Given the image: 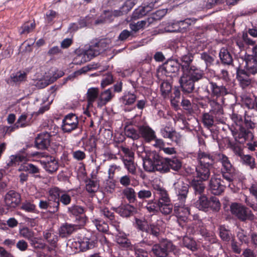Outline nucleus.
<instances>
[{
	"label": "nucleus",
	"instance_id": "nucleus-48",
	"mask_svg": "<svg viewBox=\"0 0 257 257\" xmlns=\"http://www.w3.org/2000/svg\"><path fill=\"white\" fill-rule=\"evenodd\" d=\"M137 99V96L134 93H127L125 94L121 98L122 103L125 105H131L134 103Z\"/></svg>",
	"mask_w": 257,
	"mask_h": 257
},
{
	"label": "nucleus",
	"instance_id": "nucleus-26",
	"mask_svg": "<svg viewBox=\"0 0 257 257\" xmlns=\"http://www.w3.org/2000/svg\"><path fill=\"white\" fill-rule=\"evenodd\" d=\"M191 187L193 189L194 195L196 197L204 195L205 185L202 181L193 179L190 184Z\"/></svg>",
	"mask_w": 257,
	"mask_h": 257
},
{
	"label": "nucleus",
	"instance_id": "nucleus-47",
	"mask_svg": "<svg viewBox=\"0 0 257 257\" xmlns=\"http://www.w3.org/2000/svg\"><path fill=\"white\" fill-rule=\"evenodd\" d=\"M213 114L210 112L204 113L202 116V120L204 125L207 128L211 127L214 124Z\"/></svg>",
	"mask_w": 257,
	"mask_h": 257
},
{
	"label": "nucleus",
	"instance_id": "nucleus-49",
	"mask_svg": "<svg viewBox=\"0 0 257 257\" xmlns=\"http://www.w3.org/2000/svg\"><path fill=\"white\" fill-rule=\"evenodd\" d=\"M99 188V185L97 181L88 180L86 182V190L90 193H94L96 192Z\"/></svg>",
	"mask_w": 257,
	"mask_h": 257
},
{
	"label": "nucleus",
	"instance_id": "nucleus-13",
	"mask_svg": "<svg viewBox=\"0 0 257 257\" xmlns=\"http://www.w3.org/2000/svg\"><path fill=\"white\" fill-rule=\"evenodd\" d=\"M4 200L7 209H13L20 204L21 197L19 193L14 190H10L5 195Z\"/></svg>",
	"mask_w": 257,
	"mask_h": 257
},
{
	"label": "nucleus",
	"instance_id": "nucleus-15",
	"mask_svg": "<svg viewBox=\"0 0 257 257\" xmlns=\"http://www.w3.org/2000/svg\"><path fill=\"white\" fill-rule=\"evenodd\" d=\"M174 187L177 196V201L185 202L188 193L189 185L183 181H178L174 184Z\"/></svg>",
	"mask_w": 257,
	"mask_h": 257
},
{
	"label": "nucleus",
	"instance_id": "nucleus-18",
	"mask_svg": "<svg viewBox=\"0 0 257 257\" xmlns=\"http://www.w3.org/2000/svg\"><path fill=\"white\" fill-rule=\"evenodd\" d=\"M197 159L200 165L211 168L213 164L217 160L216 154L214 155L200 151L197 155Z\"/></svg>",
	"mask_w": 257,
	"mask_h": 257
},
{
	"label": "nucleus",
	"instance_id": "nucleus-36",
	"mask_svg": "<svg viewBox=\"0 0 257 257\" xmlns=\"http://www.w3.org/2000/svg\"><path fill=\"white\" fill-rule=\"evenodd\" d=\"M27 156L24 154H17L15 155H12L10 157V161L7 163L9 167L16 166L20 162L27 161Z\"/></svg>",
	"mask_w": 257,
	"mask_h": 257
},
{
	"label": "nucleus",
	"instance_id": "nucleus-1",
	"mask_svg": "<svg viewBox=\"0 0 257 257\" xmlns=\"http://www.w3.org/2000/svg\"><path fill=\"white\" fill-rule=\"evenodd\" d=\"M143 162L144 168L148 172L158 171L164 173L168 172L170 168L174 171H178L182 167V162L179 159L167 158L164 161L155 151L147 153Z\"/></svg>",
	"mask_w": 257,
	"mask_h": 257
},
{
	"label": "nucleus",
	"instance_id": "nucleus-46",
	"mask_svg": "<svg viewBox=\"0 0 257 257\" xmlns=\"http://www.w3.org/2000/svg\"><path fill=\"white\" fill-rule=\"evenodd\" d=\"M219 235L222 240L226 242L229 241L232 237L230 231L223 226L219 227Z\"/></svg>",
	"mask_w": 257,
	"mask_h": 257
},
{
	"label": "nucleus",
	"instance_id": "nucleus-51",
	"mask_svg": "<svg viewBox=\"0 0 257 257\" xmlns=\"http://www.w3.org/2000/svg\"><path fill=\"white\" fill-rule=\"evenodd\" d=\"M125 135L133 140H137L139 138V134L137 131L132 126L125 127L124 130Z\"/></svg>",
	"mask_w": 257,
	"mask_h": 257
},
{
	"label": "nucleus",
	"instance_id": "nucleus-52",
	"mask_svg": "<svg viewBox=\"0 0 257 257\" xmlns=\"http://www.w3.org/2000/svg\"><path fill=\"white\" fill-rule=\"evenodd\" d=\"M133 159H123V162L128 171L132 174H135L136 171V167Z\"/></svg>",
	"mask_w": 257,
	"mask_h": 257
},
{
	"label": "nucleus",
	"instance_id": "nucleus-63",
	"mask_svg": "<svg viewBox=\"0 0 257 257\" xmlns=\"http://www.w3.org/2000/svg\"><path fill=\"white\" fill-rule=\"evenodd\" d=\"M137 195L140 199L145 200L152 196V192L150 189H143L137 193Z\"/></svg>",
	"mask_w": 257,
	"mask_h": 257
},
{
	"label": "nucleus",
	"instance_id": "nucleus-56",
	"mask_svg": "<svg viewBox=\"0 0 257 257\" xmlns=\"http://www.w3.org/2000/svg\"><path fill=\"white\" fill-rule=\"evenodd\" d=\"M146 25L147 21L142 20L136 23L130 24V28L134 33H136L139 30L144 28Z\"/></svg>",
	"mask_w": 257,
	"mask_h": 257
},
{
	"label": "nucleus",
	"instance_id": "nucleus-21",
	"mask_svg": "<svg viewBox=\"0 0 257 257\" xmlns=\"http://www.w3.org/2000/svg\"><path fill=\"white\" fill-rule=\"evenodd\" d=\"M112 209L123 217H128L137 212L136 208L129 204L121 205L118 207H112Z\"/></svg>",
	"mask_w": 257,
	"mask_h": 257
},
{
	"label": "nucleus",
	"instance_id": "nucleus-11",
	"mask_svg": "<svg viewBox=\"0 0 257 257\" xmlns=\"http://www.w3.org/2000/svg\"><path fill=\"white\" fill-rule=\"evenodd\" d=\"M231 132L235 140L240 143L246 141H251L253 139V133L242 125L231 129Z\"/></svg>",
	"mask_w": 257,
	"mask_h": 257
},
{
	"label": "nucleus",
	"instance_id": "nucleus-42",
	"mask_svg": "<svg viewBox=\"0 0 257 257\" xmlns=\"http://www.w3.org/2000/svg\"><path fill=\"white\" fill-rule=\"evenodd\" d=\"M100 212L101 215L110 220L112 224L118 229L117 228L119 227L118 223L113 221L114 220V215L113 212H111L108 208L106 207L101 208L100 210Z\"/></svg>",
	"mask_w": 257,
	"mask_h": 257
},
{
	"label": "nucleus",
	"instance_id": "nucleus-19",
	"mask_svg": "<svg viewBox=\"0 0 257 257\" xmlns=\"http://www.w3.org/2000/svg\"><path fill=\"white\" fill-rule=\"evenodd\" d=\"M244 72L248 74L254 75L257 73V60L252 55H248L245 56Z\"/></svg>",
	"mask_w": 257,
	"mask_h": 257
},
{
	"label": "nucleus",
	"instance_id": "nucleus-25",
	"mask_svg": "<svg viewBox=\"0 0 257 257\" xmlns=\"http://www.w3.org/2000/svg\"><path fill=\"white\" fill-rule=\"evenodd\" d=\"M139 133L146 142H150L156 139L155 132L147 125L139 127Z\"/></svg>",
	"mask_w": 257,
	"mask_h": 257
},
{
	"label": "nucleus",
	"instance_id": "nucleus-12",
	"mask_svg": "<svg viewBox=\"0 0 257 257\" xmlns=\"http://www.w3.org/2000/svg\"><path fill=\"white\" fill-rule=\"evenodd\" d=\"M78 119L76 115L70 113L65 116L63 120L62 130L64 133H70L78 127Z\"/></svg>",
	"mask_w": 257,
	"mask_h": 257
},
{
	"label": "nucleus",
	"instance_id": "nucleus-16",
	"mask_svg": "<svg viewBox=\"0 0 257 257\" xmlns=\"http://www.w3.org/2000/svg\"><path fill=\"white\" fill-rule=\"evenodd\" d=\"M54 191L52 192V197L54 199H58L60 202L65 206L68 205L71 202V197L68 191L61 190L57 187H53Z\"/></svg>",
	"mask_w": 257,
	"mask_h": 257
},
{
	"label": "nucleus",
	"instance_id": "nucleus-62",
	"mask_svg": "<svg viewBox=\"0 0 257 257\" xmlns=\"http://www.w3.org/2000/svg\"><path fill=\"white\" fill-rule=\"evenodd\" d=\"M200 58L205 62L206 68L212 65L214 60L213 57L206 52H203L200 54Z\"/></svg>",
	"mask_w": 257,
	"mask_h": 257
},
{
	"label": "nucleus",
	"instance_id": "nucleus-53",
	"mask_svg": "<svg viewBox=\"0 0 257 257\" xmlns=\"http://www.w3.org/2000/svg\"><path fill=\"white\" fill-rule=\"evenodd\" d=\"M172 90V85L168 81H163L161 85L162 95L166 98L169 96Z\"/></svg>",
	"mask_w": 257,
	"mask_h": 257
},
{
	"label": "nucleus",
	"instance_id": "nucleus-5",
	"mask_svg": "<svg viewBox=\"0 0 257 257\" xmlns=\"http://www.w3.org/2000/svg\"><path fill=\"white\" fill-rule=\"evenodd\" d=\"M230 211L232 215L242 221H253L256 219V217L249 209L240 203L231 204Z\"/></svg>",
	"mask_w": 257,
	"mask_h": 257
},
{
	"label": "nucleus",
	"instance_id": "nucleus-64",
	"mask_svg": "<svg viewBox=\"0 0 257 257\" xmlns=\"http://www.w3.org/2000/svg\"><path fill=\"white\" fill-rule=\"evenodd\" d=\"M29 241L31 246L35 249H44L46 246L45 243L39 241L34 236Z\"/></svg>",
	"mask_w": 257,
	"mask_h": 257
},
{
	"label": "nucleus",
	"instance_id": "nucleus-34",
	"mask_svg": "<svg viewBox=\"0 0 257 257\" xmlns=\"http://www.w3.org/2000/svg\"><path fill=\"white\" fill-rule=\"evenodd\" d=\"M123 198H126L130 203H134L136 200V193L132 187H126L122 190Z\"/></svg>",
	"mask_w": 257,
	"mask_h": 257
},
{
	"label": "nucleus",
	"instance_id": "nucleus-54",
	"mask_svg": "<svg viewBox=\"0 0 257 257\" xmlns=\"http://www.w3.org/2000/svg\"><path fill=\"white\" fill-rule=\"evenodd\" d=\"M35 27L34 23H26L20 29L19 33L21 35L27 34L32 31Z\"/></svg>",
	"mask_w": 257,
	"mask_h": 257
},
{
	"label": "nucleus",
	"instance_id": "nucleus-39",
	"mask_svg": "<svg viewBox=\"0 0 257 257\" xmlns=\"http://www.w3.org/2000/svg\"><path fill=\"white\" fill-rule=\"evenodd\" d=\"M240 160L242 164L249 167L250 169L256 167L255 159L250 155L243 154L240 157Z\"/></svg>",
	"mask_w": 257,
	"mask_h": 257
},
{
	"label": "nucleus",
	"instance_id": "nucleus-58",
	"mask_svg": "<svg viewBox=\"0 0 257 257\" xmlns=\"http://www.w3.org/2000/svg\"><path fill=\"white\" fill-rule=\"evenodd\" d=\"M237 237L242 243L248 244L249 239L247 236L246 231L241 228H239L237 232Z\"/></svg>",
	"mask_w": 257,
	"mask_h": 257
},
{
	"label": "nucleus",
	"instance_id": "nucleus-10",
	"mask_svg": "<svg viewBox=\"0 0 257 257\" xmlns=\"http://www.w3.org/2000/svg\"><path fill=\"white\" fill-rule=\"evenodd\" d=\"M205 91L211 96L219 97L223 96L229 93V90L223 85H219L212 81H209Z\"/></svg>",
	"mask_w": 257,
	"mask_h": 257
},
{
	"label": "nucleus",
	"instance_id": "nucleus-55",
	"mask_svg": "<svg viewBox=\"0 0 257 257\" xmlns=\"http://www.w3.org/2000/svg\"><path fill=\"white\" fill-rule=\"evenodd\" d=\"M92 222L98 231L105 232L108 230V225L104 222L95 219L92 220Z\"/></svg>",
	"mask_w": 257,
	"mask_h": 257
},
{
	"label": "nucleus",
	"instance_id": "nucleus-17",
	"mask_svg": "<svg viewBox=\"0 0 257 257\" xmlns=\"http://www.w3.org/2000/svg\"><path fill=\"white\" fill-rule=\"evenodd\" d=\"M180 65L177 61L171 60L165 62L162 66L161 71L166 76H175L179 70Z\"/></svg>",
	"mask_w": 257,
	"mask_h": 257
},
{
	"label": "nucleus",
	"instance_id": "nucleus-30",
	"mask_svg": "<svg viewBox=\"0 0 257 257\" xmlns=\"http://www.w3.org/2000/svg\"><path fill=\"white\" fill-rule=\"evenodd\" d=\"M210 168L207 166L199 165L196 168L197 177L201 181H206L210 176Z\"/></svg>",
	"mask_w": 257,
	"mask_h": 257
},
{
	"label": "nucleus",
	"instance_id": "nucleus-28",
	"mask_svg": "<svg viewBox=\"0 0 257 257\" xmlns=\"http://www.w3.org/2000/svg\"><path fill=\"white\" fill-rule=\"evenodd\" d=\"M99 89L96 87H91L87 90L86 93V100L87 107H92L93 104L99 97Z\"/></svg>",
	"mask_w": 257,
	"mask_h": 257
},
{
	"label": "nucleus",
	"instance_id": "nucleus-33",
	"mask_svg": "<svg viewBox=\"0 0 257 257\" xmlns=\"http://www.w3.org/2000/svg\"><path fill=\"white\" fill-rule=\"evenodd\" d=\"M115 240L119 247L122 249H127L132 247L131 242L125 235L119 233L116 236Z\"/></svg>",
	"mask_w": 257,
	"mask_h": 257
},
{
	"label": "nucleus",
	"instance_id": "nucleus-8",
	"mask_svg": "<svg viewBox=\"0 0 257 257\" xmlns=\"http://www.w3.org/2000/svg\"><path fill=\"white\" fill-rule=\"evenodd\" d=\"M223 181L217 176H212L208 183V188L212 194L219 195L224 191L227 186H230L232 181Z\"/></svg>",
	"mask_w": 257,
	"mask_h": 257
},
{
	"label": "nucleus",
	"instance_id": "nucleus-60",
	"mask_svg": "<svg viewBox=\"0 0 257 257\" xmlns=\"http://www.w3.org/2000/svg\"><path fill=\"white\" fill-rule=\"evenodd\" d=\"M28 115L26 113H23L21 114L17 120L16 123L15 124V126L17 128L24 127L28 125L27 122V118Z\"/></svg>",
	"mask_w": 257,
	"mask_h": 257
},
{
	"label": "nucleus",
	"instance_id": "nucleus-2",
	"mask_svg": "<svg viewBox=\"0 0 257 257\" xmlns=\"http://www.w3.org/2000/svg\"><path fill=\"white\" fill-rule=\"evenodd\" d=\"M204 75L203 71L195 66L183 71L179 81L183 92L185 93L192 92L194 89V83L201 79Z\"/></svg>",
	"mask_w": 257,
	"mask_h": 257
},
{
	"label": "nucleus",
	"instance_id": "nucleus-20",
	"mask_svg": "<svg viewBox=\"0 0 257 257\" xmlns=\"http://www.w3.org/2000/svg\"><path fill=\"white\" fill-rule=\"evenodd\" d=\"M51 136L47 132L39 134L35 139V146L39 149H46L50 145Z\"/></svg>",
	"mask_w": 257,
	"mask_h": 257
},
{
	"label": "nucleus",
	"instance_id": "nucleus-40",
	"mask_svg": "<svg viewBox=\"0 0 257 257\" xmlns=\"http://www.w3.org/2000/svg\"><path fill=\"white\" fill-rule=\"evenodd\" d=\"M249 75L243 72L237 75V79L242 88L248 86L251 84V79L249 78Z\"/></svg>",
	"mask_w": 257,
	"mask_h": 257
},
{
	"label": "nucleus",
	"instance_id": "nucleus-59",
	"mask_svg": "<svg viewBox=\"0 0 257 257\" xmlns=\"http://www.w3.org/2000/svg\"><path fill=\"white\" fill-rule=\"evenodd\" d=\"M146 208L149 212H157L159 210L158 202L153 200H150L148 202Z\"/></svg>",
	"mask_w": 257,
	"mask_h": 257
},
{
	"label": "nucleus",
	"instance_id": "nucleus-23",
	"mask_svg": "<svg viewBox=\"0 0 257 257\" xmlns=\"http://www.w3.org/2000/svg\"><path fill=\"white\" fill-rule=\"evenodd\" d=\"M114 95L112 93L110 89H106L99 94L98 99L97 100V105L98 107H102L109 102L113 98Z\"/></svg>",
	"mask_w": 257,
	"mask_h": 257
},
{
	"label": "nucleus",
	"instance_id": "nucleus-14",
	"mask_svg": "<svg viewBox=\"0 0 257 257\" xmlns=\"http://www.w3.org/2000/svg\"><path fill=\"white\" fill-rule=\"evenodd\" d=\"M95 240L90 233L85 234L82 238H80L77 242L73 243L76 249L78 248L82 251L91 249L95 246Z\"/></svg>",
	"mask_w": 257,
	"mask_h": 257
},
{
	"label": "nucleus",
	"instance_id": "nucleus-50",
	"mask_svg": "<svg viewBox=\"0 0 257 257\" xmlns=\"http://www.w3.org/2000/svg\"><path fill=\"white\" fill-rule=\"evenodd\" d=\"M182 244L184 246L192 251L195 250L197 249L195 241L191 238L188 236L183 237Z\"/></svg>",
	"mask_w": 257,
	"mask_h": 257
},
{
	"label": "nucleus",
	"instance_id": "nucleus-24",
	"mask_svg": "<svg viewBox=\"0 0 257 257\" xmlns=\"http://www.w3.org/2000/svg\"><path fill=\"white\" fill-rule=\"evenodd\" d=\"M40 162L46 171L50 173L56 171L59 167L58 162L51 157H48L47 161H40Z\"/></svg>",
	"mask_w": 257,
	"mask_h": 257
},
{
	"label": "nucleus",
	"instance_id": "nucleus-41",
	"mask_svg": "<svg viewBox=\"0 0 257 257\" xmlns=\"http://www.w3.org/2000/svg\"><path fill=\"white\" fill-rule=\"evenodd\" d=\"M221 207V203L216 197L212 196L209 199L208 210L210 209L213 212H217L219 211Z\"/></svg>",
	"mask_w": 257,
	"mask_h": 257
},
{
	"label": "nucleus",
	"instance_id": "nucleus-31",
	"mask_svg": "<svg viewBox=\"0 0 257 257\" xmlns=\"http://www.w3.org/2000/svg\"><path fill=\"white\" fill-rule=\"evenodd\" d=\"M197 200L195 203V207L199 210L207 212L208 211L209 199L206 195L197 197Z\"/></svg>",
	"mask_w": 257,
	"mask_h": 257
},
{
	"label": "nucleus",
	"instance_id": "nucleus-44",
	"mask_svg": "<svg viewBox=\"0 0 257 257\" xmlns=\"http://www.w3.org/2000/svg\"><path fill=\"white\" fill-rule=\"evenodd\" d=\"M159 210L162 214L164 215L170 214L173 210V205L170 202L167 203H162L161 202L158 203Z\"/></svg>",
	"mask_w": 257,
	"mask_h": 257
},
{
	"label": "nucleus",
	"instance_id": "nucleus-32",
	"mask_svg": "<svg viewBox=\"0 0 257 257\" xmlns=\"http://www.w3.org/2000/svg\"><path fill=\"white\" fill-rule=\"evenodd\" d=\"M126 14L123 12V10L121 9L119 10H114L113 11H106L104 12V20H97L95 22L96 24L103 23L104 21H110L113 17H119Z\"/></svg>",
	"mask_w": 257,
	"mask_h": 257
},
{
	"label": "nucleus",
	"instance_id": "nucleus-7",
	"mask_svg": "<svg viewBox=\"0 0 257 257\" xmlns=\"http://www.w3.org/2000/svg\"><path fill=\"white\" fill-rule=\"evenodd\" d=\"M178 59L177 61L181 67L182 72L191 67L193 60V55L189 52L186 47L181 46L178 48L177 52Z\"/></svg>",
	"mask_w": 257,
	"mask_h": 257
},
{
	"label": "nucleus",
	"instance_id": "nucleus-35",
	"mask_svg": "<svg viewBox=\"0 0 257 257\" xmlns=\"http://www.w3.org/2000/svg\"><path fill=\"white\" fill-rule=\"evenodd\" d=\"M219 57L222 63L224 64L230 65L233 61L231 54L228 50L225 48H222L220 49Z\"/></svg>",
	"mask_w": 257,
	"mask_h": 257
},
{
	"label": "nucleus",
	"instance_id": "nucleus-38",
	"mask_svg": "<svg viewBox=\"0 0 257 257\" xmlns=\"http://www.w3.org/2000/svg\"><path fill=\"white\" fill-rule=\"evenodd\" d=\"M44 238L52 246H55L58 241V236L52 230H46L43 233Z\"/></svg>",
	"mask_w": 257,
	"mask_h": 257
},
{
	"label": "nucleus",
	"instance_id": "nucleus-45",
	"mask_svg": "<svg viewBox=\"0 0 257 257\" xmlns=\"http://www.w3.org/2000/svg\"><path fill=\"white\" fill-rule=\"evenodd\" d=\"M164 29V32L168 33L181 32L179 24L178 22L166 23Z\"/></svg>",
	"mask_w": 257,
	"mask_h": 257
},
{
	"label": "nucleus",
	"instance_id": "nucleus-61",
	"mask_svg": "<svg viewBox=\"0 0 257 257\" xmlns=\"http://www.w3.org/2000/svg\"><path fill=\"white\" fill-rule=\"evenodd\" d=\"M20 234L29 240L34 237V232L28 227H24L21 229L20 230Z\"/></svg>",
	"mask_w": 257,
	"mask_h": 257
},
{
	"label": "nucleus",
	"instance_id": "nucleus-22",
	"mask_svg": "<svg viewBox=\"0 0 257 257\" xmlns=\"http://www.w3.org/2000/svg\"><path fill=\"white\" fill-rule=\"evenodd\" d=\"M185 202H176L174 206V212L179 218L185 220L190 214V208L185 204Z\"/></svg>",
	"mask_w": 257,
	"mask_h": 257
},
{
	"label": "nucleus",
	"instance_id": "nucleus-27",
	"mask_svg": "<svg viewBox=\"0 0 257 257\" xmlns=\"http://www.w3.org/2000/svg\"><path fill=\"white\" fill-rule=\"evenodd\" d=\"M54 191L53 187L48 191L49 212L51 213L57 212L59 209L60 203L58 199H54L52 197V192Z\"/></svg>",
	"mask_w": 257,
	"mask_h": 257
},
{
	"label": "nucleus",
	"instance_id": "nucleus-4",
	"mask_svg": "<svg viewBox=\"0 0 257 257\" xmlns=\"http://www.w3.org/2000/svg\"><path fill=\"white\" fill-rule=\"evenodd\" d=\"M152 251L157 257H172V253L177 254L179 252L172 241L167 239H163L159 244L154 245Z\"/></svg>",
	"mask_w": 257,
	"mask_h": 257
},
{
	"label": "nucleus",
	"instance_id": "nucleus-57",
	"mask_svg": "<svg viewBox=\"0 0 257 257\" xmlns=\"http://www.w3.org/2000/svg\"><path fill=\"white\" fill-rule=\"evenodd\" d=\"M54 81L55 78H50L48 79L47 77L38 80L36 84V86L39 88H43L53 83Z\"/></svg>",
	"mask_w": 257,
	"mask_h": 257
},
{
	"label": "nucleus",
	"instance_id": "nucleus-3",
	"mask_svg": "<svg viewBox=\"0 0 257 257\" xmlns=\"http://www.w3.org/2000/svg\"><path fill=\"white\" fill-rule=\"evenodd\" d=\"M107 47L106 40H103L90 46L88 49L77 50L76 51L77 56L74 59V63L80 65L85 63L99 55L107 48Z\"/></svg>",
	"mask_w": 257,
	"mask_h": 257
},
{
	"label": "nucleus",
	"instance_id": "nucleus-6",
	"mask_svg": "<svg viewBox=\"0 0 257 257\" xmlns=\"http://www.w3.org/2000/svg\"><path fill=\"white\" fill-rule=\"evenodd\" d=\"M217 160L222 164L221 173L224 179L233 181L235 175L234 167L231 165L228 158L223 154H216Z\"/></svg>",
	"mask_w": 257,
	"mask_h": 257
},
{
	"label": "nucleus",
	"instance_id": "nucleus-43",
	"mask_svg": "<svg viewBox=\"0 0 257 257\" xmlns=\"http://www.w3.org/2000/svg\"><path fill=\"white\" fill-rule=\"evenodd\" d=\"M157 194L159 195V199L157 201L158 203H167V202H170L169 195L164 189L159 188L157 189Z\"/></svg>",
	"mask_w": 257,
	"mask_h": 257
},
{
	"label": "nucleus",
	"instance_id": "nucleus-29",
	"mask_svg": "<svg viewBox=\"0 0 257 257\" xmlns=\"http://www.w3.org/2000/svg\"><path fill=\"white\" fill-rule=\"evenodd\" d=\"M208 103L211 108L210 113L213 114L215 117H219L223 114V108L222 106L215 99L208 98Z\"/></svg>",
	"mask_w": 257,
	"mask_h": 257
},
{
	"label": "nucleus",
	"instance_id": "nucleus-37",
	"mask_svg": "<svg viewBox=\"0 0 257 257\" xmlns=\"http://www.w3.org/2000/svg\"><path fill=\"white\" fill-rule=\"evenodd\" d=\"M75 230V225L66 223L60 227L59 234L62 237H65L70 235Z\"/></svg>",
	"mask_w": 257,
	"mask_h": 257
},
{
	"label": "nucleus",
	"instance_id": "nucleus-9",
	"mask_svg": "<svg viewBox=\"0 0 257 257\" xmlns=\"http://www.w3.org/2000/svg\"><path fill=\"white\" fill-rule=\"evenodd\" d=\"M69 216L75 219L78 225L83 226L86 223L87 217L85 214V210L83 207L77 205H73L67 209Z\"/></svg>",
	"mask_w": 257,
	"mask_h": 257
}]
</instances>
